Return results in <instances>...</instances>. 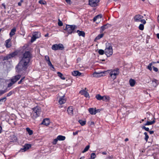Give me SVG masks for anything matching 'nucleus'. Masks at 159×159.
<instances>
[{
    "instance_id": "nucleus-2",
    "label": "nucleus",
    "mask_w": 159,
    "mask_h": 159,
    "mask_svg": "<svg viewBox=\"0 0 159 159\" xmlns=\"http://www.w3.org/2000/svg\"><path fill=\"white\" fill-rule=\"evenodd\" d=\"M33 111L32 112L31 115V117L34 119L40 115L41 113V109L39 107H36L33 109Z\"/></svg>"
},
{
    "instance_id": "nucleus-38",
    "label": "nucleus",
    "mask_w": 159,
    "mask_h": 159,
    "mask_svg": "<svg viewBox=\"0 0 159 159\" xmlns=\"http://www.w3.org/2000/svg\"><path fill=\"white\" fill-rule=\"evenodd\" d=\"M96 156L95 153H93L91 155V158L92 159H94Z\"/></svg>"
},
{
    "instance_id": "nucleus-60",
    "label": "nucleus",
    "mask_w": 159,
    "mask_h": 159,
    "mask_svg": "<svg viewBox=\"0 0 159 159\" xmlns=\"http://www.w3.org/2000/svg\"><path fill=\"white\" fill-rule=\"evenodd\" d=\"M129 140V139L128 138H126L125 139V142H127V141H128Z\"/></svg>"
},
{
    "instance_id": "nucleus-55",
    "label": "nucleus",
    "mask_w": 159,
    "mask_h": 159,
    "mask_svg": "<svg viewBox=\"0 0 159 159\" xmlns=\"http://www.w3.org/2000/svg\"><path fill=\"white\" fill-rule=\"evenodd\" d=\"M13 136L14 137V139L13 141H16L17 140V138L14 135H13Z\"/></svg>"
},
{
    "instance_id": "nucleus-36",
    "label": "nucleus",
    "mask_w": 159,
    "mask_h": 159,
    "mask_svg": "<svg viewBox=\"0 0 159 159\" xmlns=\"http://www.w3.org/2000/svg\"><path fill=\"white\" fill-rule=\"evenodd\" d=\"M89 147H90L89 145L87 146L84 149V150L82 152L84 153L85 152H87L89 149Z\"/></svg>"
},
{
    "instance_id": "nucleus-26",
    "label": "nucleus",
    "mask_w": 159,
    "mask_h": 159,
    "mask_svg": "<svg viewBox=\"0 0 159 159\" xmlns=\"http://www.w3.org/2000/svg\"><path fill=\"white\" fill-rule=\"evenodd\" d=\"M57 139L59 141H63L65 140L66 137L65 136L60 135L57 137Z\"/></svg>"
},
{
    "instance_id": "nucleus-22",
    "label": "nucleus",
    "mask_w": 159,
    "mask_h": 159,
    "mask_svg": "<svg viewBox=\"0 0 159 159\" xmlns=\"http://www.w3.org/2000/svg\"><path fill=\"white\" fill-rule=\"evenodd\" d=\"M129 84L131 87H133L135 85V80L132 79H131L129 80Z\"/></svg>"
},
{
    "instance_id": "nucleus-31",
    "label": "nucleus",
    "mask_w": 159,
    "mask_h": 159,
    "mask_svg": "<svg viewBox=\"0 0 159 159\" xmlns=\"http://www.w3.org/2000/svg\"><path fill=\"white\" fill-rule=\"evenodd\" d=\"M7 100L6 97H4L3 98L0 99V104H2L3 103L5 102Z\"/></svg>"
},
{
    "instance_id": "nucleus-1",
    "label": "nucleus",
    "mask_w": 159,
    "mask_h": 159,
    "mask_svg": "<svg viewBox=\"0 0 159 159\" xmlns=\"http://www.w3.org/2000/svg\"><path fill=\"white\" fill-rule=\"evenodd\" d=\"M30 57V53L29 51L26 52L24 53L23 57L17 66L19 70H22L26 69L27 66L29 62Z\"/></svg>"
},
{
    "instance_id": "nucleus-21",
    "label": "nucleus",
    "mask_w": 159,
    "mask_h": 159,
    "mask_svg": "<svg viewBox=\"0 0 159 159\" xmlns=\"http://www.w3.org/2000/svg\"><path fill=\"white\" fill-rule=\"evenodd\" d=\"M16 31V30L15 28H14L13 29L11 30V31L9 34V35L10 37H12L15 34Z\"/></svg>"
},
{
    "instance_id": "nucleus-46",
    "label": "nucleus",
    "mask_w": 159,
    "mask_h": 159,
    "mask_svg": "<svg viewBox=\"0 0 159 159\" xmlns=\"http://www.w3.org/2000/svg\"><path fill=\"white\" fill-rule=\"evenodd\" d=\"M1 8L2 9H6V5L5 3H2L1 5Z\"/></svg>"
},
{
    "instance_id": "nucleus-50",
    "label": "nucleus",
    "mask_w": 159,
    "mask_h": 159,
    "mask_svg": "<svg viewBox=\"0 0 159 159\" xmlns=\"http://www.w3.org/2000/svg\"><path fill=\"white\" fill-rule=\"evenodd\" d=\"M45 60L47 61L50 60L48 56H46L45 57Z\"/></svg>"
},
{
    "instance_id": "nucleus-54",
    "label": "nucleus",
    "mask_w": 159,
    "mask_h": 159,
    "mask_svg": "<svg viewBox=\"0 0 159 159\" xmlns=\"http://www.w3.org/2000/svg\"><path fill=\"white\" fill-rule=\"evenodd\" d=\"M66 2L68 3H70V0H65Z\"/></svg>"
},
{
    "instance_id": "nucleus-58",
    "label": "nucleus",
    "mask_w": 159,
    "mask_h": 159,
    "mask_svg": "<svg viewBox=\"0 0 159 159\" xmlns=\"http://www.w3.org/2000/svg\"><path fill=\"white\" fill-rule=\"evenodd\" d=\"M102 154L103 155H106L107 154V152H102Z\"/></svg>"
},
{
    "instance_id": "nucleus-64",
    "label": "nucleus",
    "mask_w": 159,
    "mask_h": 159,
    "mask_svg": "<svg viewBox=\"0 0 159 159\" xmlns=\"http://www.w3.org/2000/svg\"><path fill=\"white\" fill-rule=\"evenodd\" d=\"M84 157H81L80 159H84Z\"/></svg>"
},
{
    "instance_id": "nucleus-4",
    "label": "nucleus",
    "mask_w": 159,
    "mask_h": 159,
    "mask_svg": "<svg viewBox=\"0 0 159 159\" xmlns=\"http://www.w3.org/2000/svg\"><path fill=\"white\" fill-rule=\"evenodd\" d=\"M105 53L107 57H110L113 54L112 46L109 43L106 45V47L105 50Z\"/></svg>"
},
{
    "instance_id": "nucleus-43",
    "label": "nucleus",
    "mask_w": 159,
    "mask_h": 159,
    "mask_svg": "<svg viewBox=\"0 0 159 159\" xmlns=\"http://www.w3.org/2000/svg\"><path fill=\"white\" fill-rule=\"evenodd\" d=\"M58 25L59 26H62L63 23L59 19L58 20Z\"/></svg>"
},
{
    "instance_id": "nucleus-33",
    "label": "nucleus",
    "mask_w": 159,
    "mask_h": 159,
    "mask_svg": "<svg viewBox=\"0 0 159 159\" xmlns=\"http://www.w3.org/2000/svg\"><path fill=\"white\" fill-rule=\"evenodd\" d=\"M102 96L99 94H97L96 96V98L99 100H102Z\"/></svg>"
},
{
    "instance_id": "nucleus-56",
    "label": "nucleus",
    "mask_w": 159,
    "mask_h": 159,
    "mask_svg": "<svg viewBox=\"0 0 159 159\" xmlns=\"http://www.w3.org/2000/svg\"><path fill=\"white\" fill-rule=\"evenodd\" d=\"M18 5L19 6H21V2H19L18 3Z\"/></svg>"
},
{
    "instance_id": "nucleus-32",
    "label": "nucleus",
    "mask_w": 159,
    "mask_h": 159,
    "mask_svg": "<svg viewBox=\"0 0 159 159\" xmlns=\"http://www.w3.org/2000/svg\"><path fill=\"white\" fill-rule=\"evenodd\" d=\"M102 100L104 101H107L109 100V97L106 96H102Z\"/></svg>"
},
{
    "instance_id": "nucleus-42",
    "label": "nucleus",
    "mask_w": 159,
    "mask_h": 159,
    "mask_svg": "<svg viewBox=\"0 0 159 159\" xmlns=\"http://www.w3.org/2000/svg\"><path fill=\"white\" fill-rule=\"evenodd\" d=\"M58 140L57 139V138L56 139H55L53 142H52V143L53 144H56L57 143V141H58Z\"/></svg>"
},
{
    "instance_id": "nucleus-45",
    "label": "nucleus",
    "mask_w": 159,
    "mask_h": 159,
    "mask_svg": "<svg viewBox=\"0 0 159 159\" xmlns=\"http://www.w3.org/2000/svg\"><path fill=\"white\" fill-rule=\"evenodd\" d=\"M7 91V90H0V95L6 93Z\"/></svg>"
},
{
    "instance_id": "nucleus-30",
    "label": "nucleus",
    "mask_w": 159,
    "mask_h": 159,
    "mask_svg": "<svg viewBox=\"0 0 159 159\" xmlns=\"http://www.w3.org/2000/svg\"><path fill=\"white\" fill-rule=\"evenodd\" d=\"M26 130L28 132L29 134L30 135H31L33 134V131L32 130H31L29 128H26Z\"/></svg>"
},
{
    "instance_id": "nucleus-12",
    "label": "nucleus",
    "mask_w": 159,
    "mask_h": 159,
    "mask_svg": "<svg viewBox=\"0 0 159 159\" xmlns=\"http://www.w3.org/2000/svg\"><path fill=\"white\" fill-rule=\"evenodd\" d=\"M16 55V52H13L12 53L8 54V55H7L6 56L4 57L3 58V60H7L10 59L11 57H14Z\"/></svg>"
},
{
    "instance_id": "nucleus-3",
    "label": "nucleus",
    "mask_w": 159,
    "mask_h": 159,
    "mask_svg": "<svg viewBox=\"0 0 159 159\" xmlns=\"http://www.w3.org/2000/svg\"><path fill=\"white\" fill-rule=\"evenodd\" d=\"M108 71L109 74L111 78L113 80L115 79L116 78L117 76L120 73L119 70L117 68L109 70Z\"/></svg>"
},
{
    "instance_id": "nucleus-47",
    "label": "nucleus",
    "mask_w": 159,
    "mask_h": 159,
    "mask_svg": "<svg viewBox=\"0 0 159 159\" xmlns=\"http://www.w3.org/2000/svg\"><path fill=\"white\" fill-rule=\"evenodd\" d=\"M13 93V92L12 91H10L9 93H7V97H9Z\"/></svg>"
},
{
    "instance_id": "nucleus-63",
    "label": "nucleus",
    "mask_w": 159,
    "mask_h": 159,
    "mask_svg": "<svg viewBox=\"0 0 159 159\" xmlns=\"http://www.w3.org/2000/svg\"><path fill=\"white\" fill-rule=\"evenodd\" d=\"M94 123L93 122H91V125H94Z\"/></svg>"
},
{
    "instance_id": "nucleus-7",
    "label": "nucleus",
    "mask_w": 159,
    "mask_h": 159,
    "mask_svg": "<svg viewBox=\"0 0 159 159\" xmlns=\"http://www.w3.org/2000/svg\"><path fill=\"white\" fill-rule=\"evenodd\" d=\"M52 48L54 50H61L64 48V47L63 45L61 44H55L52 46Z\"/></svg>"
},
{
    "instance_id": "nucleus-28",
    "label": "nucleus",
    "mask_w": 159,
    "mask_h": 159,
    "mask_svg": "<svg viewBox=\"0 0 159 159\" xmlns=\"http://www.w3.org/2000/svg\"><path fill=\"white\" fill-rule=\"evenodd\" d=\"M57 74L58 75V76L61 79L63 80H65V78L64 77V76H63V74L61 72H57Z\"/></svg>"
},
{
    "instance_id": "nucleus-39",
    "label": "nucleus",
    "mask_w": 159,
    "mask_h": 159,
    "mask_svg": "<svg viewBox=\"0 0 159 159\" xmlns=\"http://www.w3.org/2000/svg\"><path fill=\"white\" fill-rule=\"evenodd\" d=\"M39 3L41 4L45 5L46 4V2L43 0H40L39 2Z\"/></svg>"
},
{
    "instance_id": "nucleus-53",
    "label": "nucleus",
    "mask_w": 159,
    "mask_h": 159,
    "mask_svg": "<svg viewBox=\"0 0 159 159\" xmlns=\"http://www.w3.org/2000/svg\"><path fill=\"white\" fill-rule=\"evenodd\" d=\"M150 134H152L154 133V131H148Z\"/></svg>"
},
{
    "instance_id": "nucleus-48",
    "label": "nucleus",
    "mask_w": 159,
    "mask_h": 159,
    "mask_svg": "<svg viewBox=\"0 0 159 159\" xmlns=\"http://www.w3.org/2000/svg\"><path fill=\"white\" fill-rule=\"evenodd\" d=\"M47 62H48V64L49 66L53 68V66L51 62L50 61V60H49L48 61H47Z\"/></svg>"
},
{
    "instance_id": "nucleus-20",
    "label": "nucleus",
    "mask_w": 159,
    "mask_h": 159,
    "mask_svg": "<svg viewBox=\"0 0 159 159\" xmlns=\"http://www.w3.org/2000/svg\"><path fill=\"white\" fill-rule=\"evenodd\" d=\"M49 123L50 121L49 119H48L46 118L44 119L43 120L41 124L46 125H48L49 124Z\"/></svg>"
},
{
    "instance_id": "nucleus-27",
    "label": "nucleus",
    "mask_w": 159,
    "mask_h": 159,
    "mask_svg": "<svg viewBox=\"0 0 159 159\" xmlns=\"http://www.w3.org/2000/svg\"><path fill=\"white\" fill-rule=\"evenodd\" d=\"M104 34H99L98 35L95 39V41H96L97 40H98L101 38H102L104 36Z\"/></svg>"
},
{
    "instance_id": "nucleus-29",
    "label": "nucleus",
    "mask_w": 159,
    "mask_h": 159,
    "mask_svg": "<svg viewBox=\"0 0 159 159\" xmlns=\"http://www.w3.org/2000/svg\"><path fill=\"white\" fill-rule=\"evenodd\" d=\"M101 16L98 15L97 16H96L94 17L93 19V21L94 22H95L97 20H99V19H101Z\"/></svg>"
},
{
    "instance_id": "nucleus-16",
    "label": "nucleus",
    "mask_w": 159,
    "mask_h": 159,
    "mask_svg": "<svg viewBox=\"0 0 159 159\" xmlns=\"http://www.w3.org/2000/svg\"><path fill=\"white\" fill-rule=\"evenodd\" d=\"M31 147V145L30 144H26L24 145L23 147V148L21 149L22 151H25L29 149Z\"/></svg>"
},
{
    "instance_id": "nucleus-18",
    "label": "nucleus",
    "mask_w": 159,
    "mask_h": 159,
    "mask_svg": "<svg viewBox=\"0 0 159 159\" xmlns=\"http://www.w3.org/2000/svg\"><path fill=\"white\" fill-rule=\"evenodd\" d=\"M11 39H9L7 40L5 42V45L7 48H10L11 46L10 41Z\"/></svg>"
},
{
    "instance_id": "nucleus-13",
    "label": "nucleus",
    "mask_w": 159,
    "mask_h": 159,
    "mask_svg": "<svg viewBox=\"0 0 159 159\" xmlns=\"http://www.w3.org/2000/svg\"><path fill=\"white\" fill-rule=\"evenodd\" d=\"M143 17L140 15H137L135 16L134 17V20L136 22H140L141 19H143Z\"/></svg>"
},
{
    "instance_id": "nucleus-40",
    "label": "nucleus",
    "mask_w": 159,
    "mask_h": 159,
    "mask_svg": "<svg viewBox=\"0 0 159 159\" xmlns=\"http://www.w3.org/2000/svg\"><path fill=\"white\" fill-rule=\"evenodd\" d=\"M139 29L140 30H143L144 29L143 25L142 24H140L139 26Z\"/></svg>"
},
{
    "instance_id": "nucleus-62",
    "label": "nucleus",
    "mask_w": 159,
    "mask_h": 159,
    "mask_svg": "<svg viewBox=\"0 0 159 159\" xmlns=\"http://www.w3.org/2000/svg\"><path fill=\"white\" fill-rule=\"evenodd\" d=\"M157 37L159 39V34H157Z\"/></svg>"
},
{
    "instance_id": "nucleus-6",
    "label": "nucleus",
    "mask_w": 159,
    "mask_h": 159,
    "mask_svg": "<svg viewBox=\"0 0 159 159\" xmlns=\"http://www.w3.org/2000/svg\"><path fill=\"white\" fill-rule=\"evenodd\" d=\"M41 36V34L40 32H34L31 38V42L32 43L34 42L36 39L40 38Z\"/></svg>"
},
{
    "instance_id": "nucleus-11",
    "label": "nucleus",
    "mask_w": 159,
    "mask_h": 159,
    "mask_svg": "<svg viewBox=\"0 0 159 159\" xmlns=\"http://www.w3.org/2000/svg\"><path fill=\"white\" fill-rule=\"evenodd\" d=\"M106 72V71H102L100 72H95L93 73V75L94 77H98L104 76L103 75Z\"/></svg>"
},
{
    "instance_id": "nucleus-37",
    "label": "nucleus",
    "mask_w": 159,
    "mask_h": 159,
    "mask_svg": "<svg viewBox=\"0 0 159 159\" xmlns=\"http://www.w3.org/2000/svg\"><path fill=\"white\" fill-rule=\"evenodd\" d=\"M98 52L99 54L102 55L105 53V51L103 50L100 49L99 50Z\"/></svg>"
},
{
    "instance_id": "nucleus-49",
    "label": "nucleus",
    "mask_w": 159,
    "mask_h": 159,
    "mask_svg": "<svg viewBox=\"0 0 159 159\" xmlns=\"http://www.w3.org/2000/svg\"><path fill=\"white\" fill-rule=\"evenodd\" d=\"M141 23H143V24H145L146 23V20H144L142 19L140 21Z\"/></svg>"
},
{
    "instance_id": "nucleus-51",
    "label": "nucleus",
    "mask_w": 159,
    "mask_h": 159,
    "mask_svg": "<svg viewBox=\"0 0 159 159\" xmlns=\"http://www.w3.org/2000/svg\"><path fill=\"white\" fill-rule=\"evenodd\" d=\"M153 70L155 72H157L158 71V69L157 68L155 67L154 66H152Z\"/></svg>"
},
{
    "instance_id": "nucleus-19",
    "label": "nucleus",
    "mask_w": 159,
    "mask_h": 159,
    "mask_svg": "<svg viewBox=\"0 0 159 159\" xmlns=\"http://www.w3.org/2000/svg\"><path fill=\"white\" fill-rule=\"evenodd\" d=\"M72 74L74 76H80L81 75L82 73L79 72L78 70H75L72 72Z\"/></svg>"
},
{
    "instance_id": "nucleus-41",
    "label": "nucleus",
    "mask_w": 159,
    "mask_h": 159,
    "mask_svg": "<svg viewBox=\"0 0 159 159\" xmlns=\"http://www.w3.org/2000/svg\"><path fill=\"white\" fill-rule=\"evenodd\" d=\"M152 64L149 63L147 66V68L148 69H149L150 71H151L152 70Z\"/></svg>"
},
{
    "instance_id": "nucleus-57",
    "label": "nucleus",
    "mask_w": 159,
    "mask_h": 159,
    "mask_svg": "<svg viewBox=\"0 0 159 159\" xmlns=\"http://www.w3.org/2000/svg\"><path fill=\"white\" fill-rule=\"evenodd\" d=\"M156 62H154V61H152V62L151 63H150V64H152V65L153 64H154L155 63H156Z\"/></svg>"
},
{
    "instance_id": "nucleus-25",
    "label": "nucleus",
    "mask_w": 159,
    "mask_h": 159,
    "mask_svg": "<svg viewBox=\"0 0 159 159\" xmlns=\"http://www.w3.org/2000/svg\"><path fill=\"white\" fill-rule=\"evenodd\" d=\"M77 33L78 35L79 36H82L83 37L85 36V34L84 32L83 31H81L79 30H78L77 31Z\"/></svg>"
},
{
    "instance_id": "nucleus-44",
    "label": "nucleus",
    "mask_w": 159,
    "mask_h": 159,
    "mask_svg": "<svg viewBox=\"0 0 159 159\" xmlns=\"http://www.w3.org/2000/svg\"><path fill=\"white\" fill-rule=\"evenodd\" d=\"M142 128L143 129H145L146 131H149V128H148L146 127L145 126H143L142 127Z\"/></svg>"
},
{
    "instance_id": "nucleus-15",
    "label": "nucleus",
    "mask_w": 159,
    "mask_h": 159,
    "mask_svg": "<svg viewBox=\"0 0 159 159\" xmlns=\"http://www.w3.org/2000/svg\"><path fill=\"white\" fill-rule=\"evenodd\" d=\"M80 93L82 95H84L86 98L89 97V95L88 92L84 90H82L80 92Z\"/></svg>"
},
{
    "instance_id": "nucleus-14",
    "label": "nucleus",
    "mask_w": 159,
    "mask_h": 159,
    "mask_svg": "<svg viewBox=\"0 0 159 159\" xmlns=\"http://www.w3.org/2000/svg\"><path fill=\"white\" fill-rule=\"evenodd\" d=\"M66 100L65 96L61 97L59 100V102L60 104H64L66 102Z\"/></svg>"
},
{
    "instance_id": "nucleus-52",
    "label": "nucleus",
    "mask_w": 159,
    "mask_h": 159,
    "mask_svg": "<svg viewBox=\"0 0 159 159\" xmlns=\"http://www.w3.org/2000/svg\"><path fill=\"white\" fill-rule=\"evenodd\" d=\"M79 131H76L75 132H73V135H77L78 134V132Z\"/></svg>"
},
{
    "instance_id": "nucleus-59",
    "label": "nucleus",
    "mask_w": 159,
    "mask_h": 159,
    "mask_svg": "<svg viewBox=\"0 0 159 159\" xmlns=\"http://www.w3.org/2000/svg\"><path fill=\"white\" fill-rule=\"evenodd\" d=\"M2 127L0 126V134L2 132Z\"/></svg>"
},
{
    "instance_id": "nucleus-34",
    "label": "nucleus",
    "mask_w": 159,
    "mask_h": 159,
    "mask_svg": "<svg viewBox=\"0 0 159 159\" xmlns=\"http://www.w3.org/2000/svg\"><path fill=\"white\" fill-rule=\"evenodd\" d=\"M79 122L80 125L82 126L86 124V121L82 120H80L79 121Z\"/></svg>"
},
{
    "instance_id": "nucleus-17",
    "label": "nucleus",
    "mask_w": 159,
    "mask_h": 159,
    "mask_svg": "<svg viewBox=\"0 0 159 159\" xmlns=\"http://www.w3.org/2000/svg\"><path fill=\"white\" fill-rule=\"evenodd\" d=\"M109 26H110V25L108 24L102 26L101 28L100 32L101 33L105 29H107Z\"/></svg>"
},
{
    "instance_id": "nucleus-5",
    "label": "nucleus",
    "mask_w": 159,
    "mask_h": 159,
    "mask_svg": "<svg viewBox=\"0 0 159 159\" xmlns=\"http://www.w3.org/2000/svg\"><path fill=\"white\" fill-rule=\"evenodd\" d=\"M21 75H16L11 79L10 80V82L8 84L7 87L10 88L16 82H17L20 78Z\"/></svg>"
},
{
    "instance_id": "nucleus-10",
    "label": "nucleus",
    "mask_w": 159,
    "mask_h": 159,
    "mask_svg": "<svg viewBox=\"0 0 159 159\" xmlns=\"http://www.w3.org/2000/svg\"><path fill=\"white\" fill-rule=\"evenodd\" d=\"M89 111L92 115H95L99 112V110H96L95 108H89Z\"/></svg>"
},
{
    "instance_id": "nucleus-9",
    "label": "nucleus",
    "mask_w": 159,
    "mask_h": 159,
    "mask_svg": "<svg viewBox=\"0 0 159 159\" xmlns=\"http://www.w3.org/2000/svg\"><path fill=\"white\" fill-rule=\"evenodd\" d=\"M99 0H89V5L92 7H95L98 5Z\"/></svg>"
},
{
    "instance_id": "nucleus-8",
    "label": "nucleus",
    "mask_w": 159,
    "mask_h": 159,
    "mask_svg": "<svg viewBox=\"0 0 159 159\" xmlns=\"http://www.w3.org/2000/svg\"><path fill=\"white\" fill-rule=\"evenodd\" d=\"M75 27V25H66V30L68 33L70 34L73 32Z\"/></svg>"
},
{
    "instance_id": "nucleus-23",
    "label": "nucleus",
    "mask_w": 159,
    "mask_h": 159,
    "mask_svg": "<svg viewBox=\"0 0 159 159\" xmlns=\"http://www.w3.org/2000/svg\"><path fill=\"white\" fill-rule=\"evenodd\" d=\"M67 111L69 115H71L73 114V109L72 107H68Z\"/></svg>"
},
{
    "instance_id": "nucleus-24",
    "label": "nucleus",
    "mask_w": 159,
    "mask_h": 159,
    "mask_svg": "<svg viewBox=\"0 0 159 159\" xmlns=\"http://www.w3.org/2000/svg\"><path fill=\"white\" fill-rule=\"evenodd\" d=\"M154 119L152 121H148L144 125H148L154 124L155 123V118H154Z\"/></svg>"
},
{
    "instance_id": "nucleus-35",
    "label": "nucleus",
    "mask_w": 159,
    "mask_h": 159,
    "mask_svg": "<svg viewBox=\"0 0 159 159\" xmlns=\"http://www.w3.org/2000/svg\"><path fill=\"white\" fill-rule=\"evenodd\" d=\"M144 134L145 135V137L144 138V139L146 141V142H147L148 140V139L149 138L148 136V134L147 132H145L144 133Z\"/></svg>"
},
{
    "instance_id": "nucleus-61",
    "label": "nucleus",
    "mask_w": 159,
    "mask_h": 159,
    "mask_svg": "<svg viewBox=\"0 0 159 159\" xmlns=\"http://www.w3.org/2000/svg\"><path fill=\"white\" fill-rule=\"evenodd\" d=\"M22 81H21V80H20V81H19L18 82V84H20L21 83Z\"/></svg>"
}]
</instances>
